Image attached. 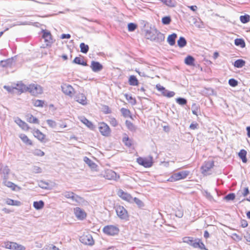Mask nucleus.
I'll return each mask as SVG.
<instances>
[{"mask_svg":"<svg viewBox=\"0 0 250 250\" xmlns=\"http://www.w3.org/2000/svg\"><path fill=\"white\" fill-rule=\"evenodd\" d=\"M33 134L36 138L41 141H42L45 137V135L39 129L34 130Z\"/></svg>","mask_w":250,"mask_h":250,"instance_id":"obj_30","label":"nucleus"},{"mask_svg":"<svg viewBox=\"0 0 250 250\" xmlns=\"http://www.w3.org/2000/svg\"><path fill=\"white\" fill-rule=\"evenodd\" d=\"M81 51L83 53H86L88 51L89 47L88 45L85 44L84 43L82 42L80 45Z\"/></svg>","mask_w":250,"mask_h":250,"instance_id":"obj_43","label":"nucleus"},{"mask_svg":"<svg viewBox=\"0 0 250 250\" xmlns=\"http://www.w3.org/2000/svg\"><path fill=\"white\" fill-rule=\"evenodd\" d=\"M6 202L7 204L9 205L19 206L21 205V202L20 201L14 200L10 199H8Z\"/></svg>","mask_w":250,"mask_h":250,"instance_id":"obj_41","label":"nucleus"},{"mask_svg":"<svg viewBox=\"0 0 250 250\" xmlns=\"http://www.w3.org/2000/svg\"><path fill=\"white\" fill-rule=\"evenodd\" d=\"M240 20L241 22H242L243 23H246L250 21V16L249 15L241 16L240 17Z\"/></svg>","mask_w":250,"mask_h":250,"instance_id":"obj_47","label":"nucleus"},{"mask_svg":"<svg viewBox=\"0 0 250 250\" xmlns=\"http://www.w3.org/2000/svg\"><path fill=\"white\" fill-rule=\"evenodd\" d=\"M247 154V151L243 149L240 150V151L238 153V156L239 158L242 160V162L244 163H246L248 161L246 157Z\"/></svg>","mask_w":250,"mask_h":250,"instance_id":"obj_27","label":"nucleus"},{"mask_svg":"<svg viewBox=\"0 0 250 250\" xmlns=\"http://www.w3.org/2000/svg\"><path fill=\"white\" fill-rule=\"evenodd\" d=\"M62 195L66 198L71 199L73 201H75L77 203L80 202L82 200L81 197L75 195L73 192L70 191H65Z\"/></svg>","mask_w":250,"mask_h":250,"instance_id":"obj_10","label":"nucleus"},{"mask_svg":"<svg viewBox=\"0 0 250 250\" xmlns=\"http://www.w3.org/2000/svg\"><path fill=\"white\" fill-rule=\"evenodd\" d=\"M156 88L159 91L161 92L162 95L167 98L173 97L175 95V92L173 91H169L166 89L165 87L161 85L160 84H157L156 85Z\"/></svg>","mask_w":250,"mask_h":250,"instance_id":"obj_7","label":"nucleus"},{"mask_svg":"<svg viewBox=\"0 0 250 250\" xmlns=\"http://www.w3.org/2000/svg\"><path fill=\"white\" fill-rule=\"evenodd\" d=\"M62 91L66 95L72 96L74 88L69 84H64L61 86Z\"/></svg>","mask_w":250,"mask_h":250,"instance_id":"obj_14","label":"nucleus"},{"mask_svg":"<svg viewBox=\"0 0 250 250\" xmlns=\"http://www.w3.org/2000/svg\"><path fill=\"white\" fill-rule=\"evenodd\" d=\"M125 96L128 102L132 105H135L136 104V100L134 97L128 94H125Z\"/></svg>","mask_w":250,"mask_h":250,"instance_id":"obj_36","label":"nucleus"},{"mask_svg":"<svg viewBox=\"0 0 250 250\" xmlns=\"http://www.w3.org/2000/svg\"><path fill=\"white\" fill-rule=\"evenodd\" d=\"M82 122L88 127L92 125V123L86 118H84Z\"/></svg>","mask_w":250,"mask_h":250,"instance_id":"obj_62","label":"nucleus"},{"mask_svg":"<svg viewBox=\"0 0 250 250\" xmlns=\"http://www.w3.org/2000/svg\"><path fill=\"white\" fill-rule=\"evenodd\" d=\"M75 100L83 105H86L87 104V99L83 93L77 94L75 98Z\"/></svg>","mask_w":250,"mask_h":250,"instance_id":"obj_15","label":"nucleus"},{"mask_svg":"<svg viewBox=\"0 0 250 250\" xmlns=\"http://www.w3.org/2000/svg\"><path fill=\"white\" fill-rule=\"evenodd\" d=\"M103 231L104 233L109 235V226L107 225L105 226L103 229Z\"/></svg>","mask_w":250,"mask_h":250,"instance_id":"obj_59","label":"nucleus"},{"mask_svg":"<svg viewBox=\"0 0 250 250\" xmlns=\"http://www.w3.org/2000/svg\"><path fill=\"white\" fill-rule=\"evenodd\" d=\"M122 141L125 145L129 147H131L133 144L132 139H130L126 134L124 135Z\"/></svg>","mask_w":250,"mask_h":250,"instance_id":"obj_25","label":"nucleus"},{"mask_svg":"<svg viewBox=\"0 0 250 250\" xmlns=\"http://www.w3.org/2000/svg\"><path fill=\"white\" fill-rule=\"evenodd\" d=\"M44 206V203L43 201H35L33 203V207L37 210L42 209Z\"/></svg>","mask_w":250,"mask_h":250,"instance_id":"obj_31","label":"nucleus"},{"mask_svg":"<svg viewBox=\"0 0 250 250\" xmlns=\"http://www.w3.org/2000/svg\"><path fill=\"white\" fill-rule=\"evenodd\" d=\"M26 121L30 123H33V124H39V121L37 118L34 117L31 114H28L26 116Z\"/></svg>","mask_w":250,"mask_h":250,"instance_id":"obj_29","label":"nucleus"},{"mask_svg":"<svg viewBox=\"0 0 250 250\" xmlns=\"http://www.w3.org/2000/svg\"><path fill=\"white\" fill-rule=\"evenodd\" d=\"M245 64V61L239 59L235 61L234 65L235 67L237 68H241L244 66Z\"/></svg>","mask_w":250,"mask_h":250,"instance_id":"obj_38","label":"nucleus"},{"mask_svg":"<svg viewBox=\"0 0 250 250\" xmlns=\"http://www.w3.org/2000/svg\"><path fill=\"white\" fill-rule=\"evenodd\" d=\"M178 46L180 47H184L187 44V41L184 37H180L177 42Z\"/></svg>","mask_w":250,"mask_h":250,"instance_id":"obj_44","label":"nucleus"},{"mask_svg":"<svg viewBox=\"0 0 250 250\" xmlns=\"http://www.w3.org/2000/svg\"><path fill=\"white\" fill-rule=\"evenodd\" d=\"M248 224L246 220H242L241 221V226L242 228H246L248 226Z\"/></svg>","mask_w":250,"mask_h":250,"instance_id":"obj_61","label":"nucleus"},{"mask_svg":"<svg viewBox=\"0 0 250 250\" xmlns=\"http://www.w3.org/2000/svg\"><path fill=\"white\" fill-rule=\"evenodd\" d=\"M27 91H29L33 96H37L42 92V89L39 85L32 84L28 86Z\"/></svg>","mask_w":250,"mask_h":250,"instance_id":"obj_6","label":"nucleus"},{"mask_svg":"<svg viewBox=\"0 0 250 250\" xmlns=\"http://www.w3.org/2000/svg\"><path fill=\"white\" fill-rule=\"evenodd\" d=\"M177 103L180 105H185L187 103V101L185 99L182 98H178L176 99Z\"/></svg>","mask_w":250,"mask_h":250,"instance_id":"obj_53","label":"nucleus"},{"mask_svg":"<svg viewBox=\"0 0 250 250\" xmlns=\"http://www.w3.org/2000/svg\"><path fill=\"white\" fill-rule=\"evenodd\" d=\"M33 153L35 155L39 156H43L44 155V152L38 149L35 150Z\"/></svg>","mask_w":250,"mask_h":250,"instance_id":"obj_56","label":"nucleus"},{"mask_svg":"<svg viewBox=\"0 0 250 250\" xmlns=\"http://www.w3.org/2000/svg\"><path fill=\"white\" fill-rule=\"evenodd\" d=\"M46 122L47 123V124L48 125L51 127V128H54L56 127L57 126V123H56L55 121H53V120H47L46 121Z\"/></svg>","mask_w":250,"mask_h":250,"instance_id":"obj_52","label":"nucleus"},{"mask_svg":"<svg viewBox=\"0 0 250 250\" xmlns=\"http://www.w3.org/2000/svg\"><path fill=\"white\" fill-rule=\"evenodd\" d=\"M44 104V101L40 100H37L34 102V105L37 107H42Z\"/></svg>","mask_w":250,"mask_h":250,"instance_id":"obj_51","label":"nucleus"},{"mask_svg":"<svg viewBox=\"0 0 250 250\" xmlns=\"http://www.w3.org/2000/svg\"><path fill=\"white\" fill-rule=\"evenodd\" d=\"M171 21V19L169 16H165L162 18V22L164 25L169 24Z\"/></svg>","mask_w":250,"mask_h":250,"instance_id":"obj_46","label":"nucleus"},{"mask_svg":"<svg viewBox=\"0 0 250 250\" xmlns=\"http://www.w3.org/2000/svg\"><path fill=\"white\" fill-rule=\"evenodd\" d=\"M83 161L85 162L86 164H87L89 167L92 169L95 170L97 167V165L95 163H94L92 160L89 159L87 157H84L83 158Z\"/></svg>","mask_w":250,"mask_h":250,"instance_id":"obj_26","label":"nucleus"},{"mask_svg":"<svg viewBox=\"0 0 250 250\" xmlns=\"http://www.w3.org/2000/svg\"><path fill=\"white\" fill-rule=\"evenodd\" d=\"M32 171L35 173H41L42 172V170L40 167L34 166L32 167Z\"/></svg>","mask_w":250,"mask_h":250,"instance_id":"obj_50","label":"nucleus"},{"mask_svg":"<svg viewBox=\"0 0 250 250\" xmlns=\"http://www.w3.org/2000/svg\"><path fill=\"white\" fill-rule=\"evenodd\" d=\"M118 122L115 118L110 119V124L113 126H116L118 125Z\"/></svg>","mask_w":250,"mask_h":250,"instance_id":"obj_57","label":"nucleus"},{"mask_svg":"<svg viewBox=\"0 0 250 250\" xmlns=\"http://www.w3.org/2000/svg\"><path fill=\"white\" fill-rule=\"evenodd\" d=\"M214 167L213 161L205 162L201 167L202 173L204 175H207Z\"/></svg>","mask_w":250,"mask_h":250,"instance_id":"obj_8","label":"nucleus"},{"mask_svg":"<svg viewBox=\"0 0 250 250\" xmlns=\"http://www.w3.org/2000/svg\"><path fill=\"white\" fill-rule=\"evenodd\" d=\"M235 44L237 46H240L244 47L245 46V43L244 40L242 39H236L234 41Z\"/></svg>","mask_w":250,"mask_h":250,"instance_id":"obj_45","label":"nucleus"},{"mask_svg":"<svg viewBox=\"0 0 250 250\" xmlns=\"http://www.w3.org/2000/svg\"><path fill=\"white\" fill-rule=\"evenodd\" d=\"M5 247L8 249L12 250L13 247V242H8L5 243Z\"/></svg>","mask_w":250,"mask_h":250,"instance_id":"obj_58","label":"nucleus"},{"mask_svg":"<svg viewBox=\"0 0 250 250\" xmlns=\"http://www.w3.org/2000/svg\"><path fill=\"white\" fill-rule=\"evenodd\" d=\"M120 176L114 171H110V180L117 181L119 179Z\"/></svg>","mask_w":250,"mask_h":250,"instance_id":"obj_48","label":"nucleus"},{"mask_svg":"<svg viewBox=\"0 0 250 250\" xmlns=\"http://www.w3.org/2000/svg\"><path fill=\"white\" fill-rule=\"evenodd\" d=\"M99 128V131L102 135L104 136H107L109 134V127L105 123H100Z\"/></svg>","mask_w":250,"mask_h":250,"instance_id":"obj_13","label":"nucleus"},{"mask_svg":"<svg viewBox=\"0 0 250 250\" xmlns=\"http://www.w3.org/2000/svg\"><path fill=\"white\" fill-rule=\"evenodd\" d=\"M0 171L3 174V179H7L8 175L9 173L10 169L6 166L1 165L0 166Z\"/></svg>","mask_w":250,"mask_h":250,"instance_id":"obj_20","label":"nucleus"},{"mask_svg":"<svg viewBox=\"0 0 250 250\" xmlns=\"http://www.w3.org/2000/svg\"><path fill=\"white\" fill-rule=\"evenodd\" d=\"M198 124L197 123H191L189 126V128L191 129H195L197 128Z\"/></svg>","mask_w":250,"mask_h":250,"instance_id":"obj_64","label":"nucleus"},{"mask_svg":"<svg viewBox=\"0 0 250 250\" xmlns=\"http://www.w3.org/2000/svg\"><path fill=\"white\" fill-rule=\"evenodd\" d=\"M117 194L119 197L124 201L128 202H131L133 201L132 196L128 193L124 191L122 189H119Z\"/></svg>","mask_w":250,"mask_h":250,"instance_id":"obj_9","label":"nucleus"},{"mask_svg":"<svg viewBox=\"0 0 250 250\" xmlns=\"http://www.w3.org/2000/svg\"><path fill=\"white\" fill-rule=\"evenodd\" d=\"M15 123L23 130H28L29 129V126L28 125L22 121L20 118L17 117L15 120Z\"/></svg>","mask_w":250,"mask_h":250,"instance_id":"obj_17","label":"nucleus"},{"mask_svg":"<svg viewBox=\"0 0 250 250\" xmlns=\"http://www.w3.org/2000/svg\"><path fill=\"white\" fill-rule=\"evenodd\" d=\"M19 137L21 138L22 141L26 144L29 145H32V141L28 138L26 135L24 134H21L19 135Z\"/></svg>","mask_w":250,"mask_h":250,"instance_id":"obj_35","label":"nucleus"},{"mask_svg":"<svg viewBox=\"0 0 250 250\" xmlns=\"http://www.w3.org/2000/svg\"><path fill=\"white\" fill-rule=\"evenodd\" d=\"M161 1L165 5L170 7H175L176 5V1L175 0H161Z\"/></svg>","mask_w":250,"mask_h":250,"instance_id":"obj_32","label":"nucleus"},{"mask_svg":"<svg viewBox=\"0 0 250 250\" xmlns=\"http://www.w3.org/2000/svg\"><path fill=\"white\" fill-rule=\"evenodd\" d=\"M38 185L39 187L42 189H50L49 184L44 181H41L39 182Z\"/></svg>","mask_w":250,"mask_h":250,"instance_id":"obj_37","label":"nucleus"},{"mask_svg":"<svg viewBox=\"0 0 250 250\" xmlns=\"http://www.w3.org/2000/svg\"><path fill=\"white\" fill-rule=\"evenodd\" d=\"M82 59L80 57H76L73 62L75 63L80 64L82 62Z\"/></svg>","mask_w":250,"mask_h":250,"instance_id":"obj_60","label":"nucleus"},{"mask_svg":"<svg viewBox=\"0 0 250 250\" xmlns=\"http://www.w3.org/2000/svg\"><path fill=\"white\" fill-rule=\"evenodd\" d=\"M12 250H25V247L16 242H13Z\"/></svg>","mask_w":250,"mask_h":250,"instance_id":"obj_39","label":"nucleus"},{"mask_svg":"<svg viewBox=\"0 0 250 250\" xmlns=\"http://www.w3.org/2000/svg\"><path fill=\"white\" fill-rule=\"evenodd\" d=\"M3 184L5 186L8 188H11L12 189L14 190L16 185L14 184L13 183L7 181V179H3Z\"/></svg>","mask_w":250,"mask_h":250,"instance_id":"obj_40","label":"nucleus"},{"mask_svg":"<svg viewBox=\"0 0 250 250\" xmlns=\"http://www.w3.org/2000/svg\"><path fill=\"white\" fill-rule=\"evenodd\" d=\"M13 62V59H8L0 62V66L2 67H11Z\"/></svg>","mask_w":250,"mask_h":250,"instance_id":"obj_19","label":"nucleus"},{"mask_svg":"<svg viewBox=\"0 0 250 250\" xmlns=\"http://www.w3.org/2000/svg\"><path fill=\"white\" fill-rule=\"evenodd\" d=\"M74 212L76 217L79 220H83L86 216L85 211L79 207L74 208Z\"/></svg>","mask_w":250,"mask_h":250,"instance_id":"obj_11","label":"nucleus"},{"mask_svg":"<svg viewBox=\"0 0 250 250\" xmlns=\"http://www.w3.org/2000/svg\"><path fill=\"white\" fill-rule=\"evenodd\" d=\"M119 229L116 226H110V235H115L119 233Z\"/></svg>","mask_w":250,"mask_h":250,"instance_id":"obj_42","label":"nucleus"},{"mask_svg":"<svg viewBox=\"0 0 250 250\" xmlns=\"http://www.w3.org/2000/svg\"><path fill=\"white\" fill-rule=\"evenodd\" d=\"M136 162L145 168H149L153 164V159L151 156L147 157H139L136 159Z\"/></svg>","mask_w":250,"mask_h":250,"instance_id":"obj_4","label":"nucleus"},{"mask_svg":"<svg viewBox=\"0 0 250 250\" xmlns=\"http://www.w3.org/2000/svg\"><path fill=\"white\" fill-rule=\"evenodd\" d=\"M93 71L95 72H99L101 71L103 68L102 65L98 62L92 61L90 65Z\"/></svg>","mask_w":250,"mask_h":250,"instance_id":"obj_16","label":"nucleus"},{"mask_svg":"<svg viewBox=\"0 0 250 250\" xmlns=\"http://www.w3.org/2000/svg\"><path fill=\"white\" fill-rule=\"evenodd\" d=\"M15 88L21 93H23L28 91V86L25 85L21 83H17L16 87H15Z\"/></svg>","mask_w":250,"mask_h":250,"instance_id":"obj_22","label":"nucleus"},{"mask_svg":"<svg viewBox=\"0 0 250 250\" xmlns=\"http://www.w3.org/2000/svg\"><path fill=\"white\" fill-rule=\"evenodd\" d=\"M123 116L125 118H129L133 120L131 111L126 108H122L120 110Z\"/></svg>","mask_w":250,"mask_h":250,"instance_id":"obj_23","label":"nucleus"},{"mask_svg":"<svg viewBox=\"0 0 250 250\" xmlns=\"http://www.w3.org/2000/svg\"><path fill=\"white\" fill-rule=\"evenodd\" d=\"M128 30L129 31L132 32L134 31L137 27V24L134 23H129L128 24Z\"/></svg>","mask_w":250,"mask_h":250,"instance_id":"obj_49","label":"nucleus"},{"mask_svg":"<svg viewBox=\"0 0 250 250\" xmlns=\"http://www.w3.org/2000/svg\"><path fill=\"white\" fill-rule=\"evenodd\" d=\"M127 128L132 132H135L137 129L136 126L130 121L126 120L125 122Z\"/></svg>","mask_w":250,"mask_h":250,"instance_id":"obj_24","label":"nucleus"},{"mask_svg":"<svg viewBox=\"0 0 250 250\" xmlns=\"http://www.w3.org/2000/svg\"><path fill=\"white\" fill-rule=\"evenodd\" d=\"M250 193L249 188L248 187L242 189H240L237 192V195L240 199L241 197H246Z\"/></svg>","mask_w":250,"mask_h":250,"instance_id":"obj_21","label":"nucleus"},{"mask_svg":"<svg viewBox=\"0 0 250 250\" xmlns=\"http://www.w3.org/2000/svg\"><path fill=\"white\" fill-rule=\"evenodd\" d=\"M3 88L6 89L9 92H12L14 89H15V87H11L9 86L4 85Z\"/></svg>","mask_w":250,"mask_h":250,"instance_id":"obj_63","label":"nucleus"},{"mask_svg":"<svg viewBox=\"0 0 250 250\" xmlns=\"http://www.w3.org/2000/svg\"><path fill=\"white\" fill-rule=\"evenodd\" d=\"M229 83L230 86L235 87L238 85V82L234 79H231L229 80Z\"/></svg>","mask_w":250,"mask_h":250,"instance_id":"obj_55","label":"nucleus"},{"mask_svg":"<svg viewBox=\"0 0 250 250\" xmlns=\"http://www.w3.org/2000/svg\"><path fill=\"white\" fill-rule=\"evenodd\" d=\"M176 38L177 35L175 33H173L168 36L167 41L169 45L173 46L175 44Z\"/></svg>","mask_w":250,"mask_h":250,"instance_id":"obj_28","label":"nucleus"},{"mask_svg":"<svg viewBox=\"0 0 250 250\" xmlns=\"http://www.w3.org/2000/svg\"><path fill=\"white\" fill-rule=\"evenodd\" d=\"M146 37L150 41L160 42L165 40V36L156 29L147 30L146 33Z\"/></svg>","mask_w":250,"mask_h":250,"instance_id":"obj_2","label":"nucleus"},{"mask_svg":"<svg viewBox=\"0 0 250 250\" xmlns=\"http://www.w3.org/2000/svg\"><path fill=\"white\" fill-rule=\"evenodd\" d=\"M42 38L44 39L45 42H47V45H48V43L50 44L52 42L51 34L49 32L43 30Z\"/></svg>","mask_w":250,"mask_h":250,"instance_id":"obj_18","label":"nucleus"},{"mask_svg":"<svg viewBox=\"0 0 250 250\" xmlns=\"http://www.w3.org/2000/svg\"><path fill=\"white\" fill-rule=\"evenodd\" d=\"M128 83L130 85L137 86L139 84V81L134 75H131L128 79Z\"/></svg>","mask_w":250,"mask_h":250,"instance_id":"obj_33","label":"nucleus"},{"mask_svg":"<svg viewBox=\"0 0 250 250\" xmlns=\"http://www.w3.org/2000/svg\"><path fill=\"white\" fill-rule=\"evenodd\" d=\"M194 58L191 56H188L185 59V63L188 65L194 66Z\"/></svg>","mask_w":250,"mask_h":250,"instance_id":"obj_34","label":"nucleus"},{"mask_svg":"<svg viewBox=\"0 0 250 250\" xmlns=\"http://www.w3.org/2000/svg\"><path fill=\"white\" fill-rule=\"evenodd\" d=\"M190 174L188 170H183L173 173L167 180L170 182H174L186 179Z\"/></svg>","mask_w":250,"mask_h":250,"instance_id":"obj_3","label":"nucleus"},{"mask_svg":"<svg viewBox=\"0 0 250 250\" xmlns=\"http://www.w3.org/2000/svg\"><path fill=\"white\" fill-rule=\"evenodd\" d=\"M115 209L117 213L120 218L125 220H128L129 218V215L126 209L123 207L119 205H117L115 207Z\"/></svg>","mask_w":250,"mask_h":250,"instance_id":"obj_5","label":"nucleus"},{"mask_svg":"<svg viewBox=\"0 0 250 250\" xmlns=\"http://www.w3.org/2000/svg\"><path fill=\"white\" fill-rule=\"evenodd\" d=\"M80 240L85 245H92L94 244L92 237L90 235H83L80 237Z\"/></svg>","mask_w":250,"mask_h":250,"instance_id":"obj_12","label":"nucleus"},{"mask_svg":"<svg viewBox=\"0 0 250 250\" xmlns=\"http://www.w3.org/2000/svg\"><path fill=\"white\" fill-rule=\"evenodd\" d=\"M235 195L233 193H229L226 195L225 197V199L228 201L233 200L235 199Z\"/></svg>","mask_w":250,"mask_h":250,"instance_id":"obj_54","label":"nucleus"},{"mask_svg":"<svg viewBox=\"0 0 250 250\" xmlns=\"http://www.w3.org/2000/svg\"><path fill=\"white\" fill-rule=\"evenodd\" d=\"M182 242L187 244L194 248H199L201 250H205L206 247L200 239H194L192 237L185 236L182 238Z\"/></svg>","mask_w":250,"mask_h":250,"instance_id":"obj_1","label":"nucleus"}]
</instances>
